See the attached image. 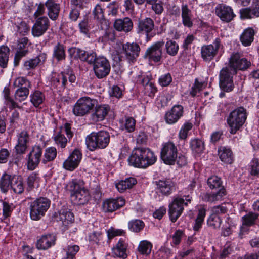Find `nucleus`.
Returning <instances> with one entry per match:
<instances>
[{"mask_svg": "<svg viewBox=\"0 0 259 259\" xmlns=\"http://www.w3.org/2000/svg\"><path fill=\"white\" fill-rule=\"evenodd\" d=\"M110 136L109 133L105 131L98 132H92L85 138V144L90 151L97 149H103L106 148L109 144Z\"/></svg>", "mask_w": 259, "mask_h": 259, "instance_id": "nucleus-1", "label": "nucleus"}, {"mask_svg": "<svg viewBox=\"0 0 259 259\" xmlns=\"http://www.w3.org/2000/svg\"><path fill=\"white\" fill-rule=\"evenodd\" d=\"M51 205V201L46 197H40L30 204V217L34 221H38L45 216Z\"/></svg>", "mask_w": 259, "mask_h": 259, "instance_id": "nucleus-2", "label": "nucleus"}, {"mask_svg": "<svg viewBox=\"0 0 259 259\" xmlns=\"http://www.w3.org/2000/svg\"><path fill=\"white\" fill-rule=\"evenodd\" d=\"M191 201V197L189 196L183 197L176 196L172 201L169 203L168 214L171 221L175 222L182 214L184 210V206L188 205Z\"/></svg>", "mask_w": 259, "mask_h": 259, "instance_id": "nucleus-3", "label": "nucleus"}, {"mask_svg": "<svg viewBox=\"0 0 259 259\" xmlns=\"http://www.w3.org/2000/svg\"><path fill=\"white\" fill-rule=\"evenodd\" d=\"M246 110L239 107L231 112L227 119L231 134H235L244 123L246 119Z\"/></svg>", "mask_w": 259, "mask_h": 259, "instance_id": "nucleus-4", "label": "nucleus"}, {"mask_svg": "<svg viewBox=\"0 0 259 259\" xmlns=\"http://www.w3.org/2000/svg\"><path fill=\"white\" fill-rule=\"evenodd\" d=\"M96 100L88 97L79 98L74 105L73 114L76 116L82 117L89 114L95 105Z\"/></svg>", "mask_w": 259, "mask_h": 259, "instance_id": "nucleus-5", "label": "nucleus"}, {"mask_svg": "<svg viewBox=\"0 0 259 259\" xmlns=\"http://www.w3.org/2000/svg\"><path fill=\"white\" fill-rule=\"evenodd\" d=\"M178 152L177 147L173 142L164 143L161 149V158L164 163L174 165L178 157Z\"/></svg>", "mask_w": 259, "mask_h": 259, "instance_id": "nucleus-6", "label": "nucleus"}, {"mask_svg": "<svg viewBox=\"0 0 259 259\" xmlns=\"http://www.w3.org/2000/svg\"><path fill=\"white\" fill-rule=\"evenodd\" d=\"M251 65L250 61L241 57L238 53H233L229 59V67L233 73H236L237 70H245Z\"/></svg>", "mask_w": 259, "mask_h": 259, "instance_id": "nucleus-7", "label": "nucleus"}, {"mask_svg": "<svg viewBox=\"0 0 259 259\" xmlns=\"http://www.w3.org/2000/svg\"><path fill=\"white\" fill-rule=\"evenodd\" d=\"M222 47L221 39L219 38H217L212 44L203 45L201 49L202 59L206 62L211 61Z\"/></svg>", "mask_w": 259, "mask_h": 259, "instance_id": "nucleus-8", "label": "nucleus"}, {"mask_svg": "<svg viewBox=\"0 0 259 259\" xmlns=\"http://www.w3.org/2000/svg\"><path fill=\"white\" fill-rule=\"evenodd\" d=\"M93 70L98 78H103L108 76L110 72V62L106 58L103 56H99L93 66Z\"/></svg>", "mask_w": 259, "mask_h": 259, "instance_id": "nucleus-9", "label": "nucleus"}, {"mask_svg": "<svg viewBox=\"0 0 259 259\" xmlns=\"http://www.w3.org/2000/svg\"><path fill=\"white\" fill-rule=\"evenodd\" d=\"M29 94V89L18 88L15 93V101L8 94L5 95L6 102L10 108H20L17 102H22L25 100Z\"/></svg>", "mask_w": 259, "mask_h": 259, "instance_id": "nucleus-10", "label": "nucleus"}, {"mask_svg": "<svg viewBox=\"0 0 259 259\" xmlns=\"http://www.w3.org/2000/svg\"><path fill=\"white\" fill-rule=\"evenodd\" d=\"M233 71L228 67L223 68L220 71L219 79L220 88L224 91L230 92L234 88Z\"/></svg>", "mask_w": 259, "mask_h": 259, "instance_id": "nucleus-11", "label": "nucleus"}, {"mask_svg": "<svg viewBox=\"0 0 259 259\" xmlns=\"http://www.w3.org/2000/svg\"><path fill=\"white\" fill-rule=\"evenodd\" d=\"M164 44L163 40L154 43L147 49L145 56L149 60L155 62L160 61Z\"/></svg>", "mask_w": 259, "mask_h": 259, "instance_id": "nucleus-12", "label": "nucleus"}, {"mask_svg": "<svg viewBox=\"0 0 259 259\" xmlns=\"http://www.w3.org/2000/svg\"><path fill=\"white\" fill-rule=\"evenodd\" d=\"M81 159V151L77 149H75L64 160L62 167L67 170L72 171L78 166Z\"/></svg>", "mask_w": 259, "mask_h": 259, "instance_id": "nucleus-13", "label": "nucleus"}, {"mask_svg": "<svg viewBox=\"0 0 259 259\" xmlns=\"http://www.w3.org/2000/svg\"><path fill=\"white\" fill-rule=\"evenodd\" d=\"M42 149L38 145H34L29 153L27 167L30 170H34L39 164L42 157Z\"/></svg>", "mask_w": 259, "mask_h": 259, "instance_id": "nucleus-14", "label": "nucleus"}, {"mask_svg": "<svg viewBox=\"0 0 259 259\" xmlns=\"http://www.w3.org/2000/svg\"><path fill=\"white\" fill-rule=\"evenodd\" d=\"M50 21L46 16L37 18L32 28V34L34 37H40L48 29Z\"/></svg>", "mask_w": 259, "mask_h": 259, "instance_id": "nucleus-15", "label": "nucleus"}, {"mask_svg": "<svg viewBox=\"0 0 259 259\" xmlns=\"http://www.w3.org/2000/svg\"><path fill=\"white\" fill-rule=\"evenodd\" d=\"M184 108L181 105H174L165 114L164 119L166 123L173 124L177 122L183 116Z\"/></svg>", "mask_w": 259, "mask_h": 259, "instance_id": "nucleus-16", "label": "nucleus"}, {"mask_svg": "<svg viewBox=\"0 0 259 259\" xmlns=\"http://www.w3.org/2000/svg\"><path fill=\"white\" fill-rule=\"evenodd\" d=\"M215 14L223 22L228 23L235 17L232 8L225 5H219L215 8Z\"/></svg>", "mask_w": 259, "mask_h": 259, "instance_id": "nucleus-17", "label": "nucleus"}, {"mask_svg": "<svg viewBox=\"0 0 259 259\" xmlns=\"http://www.w3.org/2000/svg\"><path fill=\"white\" fill-rule=\"evenodd\" d=\"M140 48L136 43H126L122 45V53L124 54L127 61L133 63L138 57Z\"/></svg>", "mask_w": 259, "mask_h": 259, "instance_id": "nucleus-18", "label": "nucleus"}, {"mask_svg": "<svg viewBox=\"0 0 259 259\" xmlns=\"http://www.w3.org/2000/svg\"><path fill=\"white\" fill-rule=\"evenodd\" d=\"M17 143L15 146L16 152L22 154L25 153L30 140L29 135L27 131H23L17 136Z\"/></svg>", "mask_w": 259, "mask_h": 259, "instance_id": "nucleus-19", "label": "nucleus"}, {"mask_svg": "<svg viewBox=\"0 0 259 259\" xmlns=\"http://www.w3.org/2000/svg\"><path fill=\"white\" fill-rule=\"evenodd\" d=\"M242 19H253L259 17V0L253 2L252 7L241 9L240 10Z\"/></svg>", "mask_w": 259, "mask_h": 259, "instance_id": "nucleus-20", "label": "nucleus"}, {"mask_svg": "<svg viewBox=\"0 0 259 259\" xmlns=\"http://www.w3.org/2000/svg\"><path fill=\"white\" fill-rule=\"evenodd\" d=\"M125 204V200L122 197L116 199H109L103 203V209L105 212H113L122 207Z\"/></svg>", "mask_w": 259, "mask_h": 259, "instance_id": "nucleus-21", "label": "nucleus"}, {"mask_svg": "<svg viewBox=\"0 0 259 259\" xmlns=\"http://www.w3.org/2000/svg\"><path fill=\"white\" fill-rule=\"evenodd\" d=\"M226 189L222 187L217 192L204 193L201 194V197L203 201L208 202H216L221 201L226 195Z\"/></svg>", "mask_w": 259, "mask_h": 259, "instance_id": "nucleus-22", "label": "nucleus"}, {"mask_svg": "<svg viewBox=\"0 0 259 259\" xmlns=\"http://www.w3.org/2000/svg\"><path fill=\"white\" fill-rule=\"evenodd\" d=\"M110 107L108 105H100L96 106L93 112L91 115V118L94 122L103 120L109 111Z\"/></svg>", "mask_w": 259, "mask_h": 259, "instance_id": "nucleus-23", "label": "nucleus"}, {"mask_svg": "<svg viewBox=\"0 0 259 259\" xmlns=\"http://www.w3.org/2000/svg\"><path fill=\"white\" fill-rule=\"evenodd\" d=\"M56 238L55 235L51 234L44 235L37 240L36 247L39 250H46L55 244Z\"/></svg>", "mask_w": 259, "mask_h": 259, "instance_id": "nucleus-24", "label": "nucleus"}, {"mask_svg": "<svg viewBox=\"0 0 259 259\" xmlns=\"http://www.w3.org/2000/svg\"><path fill=\"white\" fill-rule=\"evenodd\" d=\"M114 27L118 31L128 33L133 28V23L131 18L125 17L115 21Z\"/></svg>", "mask_w": 259, "mask_h": 259, "instance_id": "nucleus-25", "label": "nucleus"}, {"mask_svg": "<svg viewBox=\"0 0 259 259\" xmlns=\"http://www.w3.org/2000/svg\"><path fill=\"white\" fill-rule=\"evenodd\" d=\"M46 59L47 55L45 53H40L37 57L24 61L23 68L27 70L34 69L38 66L43 64Z\"/></svg>", "mask_w": 259, "mask_h": 259, "instance_id": "nucleus-26", "label": "nucleus"}, {"mask_svg": "<svg viewBox=\"0 0 259 259\" xmlns=\"http://www.w3.org/2000/svg\"><path fill=\"white\" fill-rule=\"evenodd\" d=\"M182 22L183 25L188 28H191L193 25L194 16L191 9L186 4L181 6Z\"/></svg>", "mask_w": 259, "mask_h": 259, "instance_id": "nucleus-27", "label": "nucleus"}, {"mask_svg": "<svg viewBox=\"0 0 259 259\" xmlns=\"http://www.w3.org/2000/svg\"><path fill=\"white\" fill-rule=\"evenodd\" d=\"M157 189L163 195L170 194L175 188L174 183L170 180H160L156 182Z\"/></svg>", "mask_w": 259, "mask_h": 259, "instance_id": "nucleus-28", "label": "nucleus"}, {"mask_svg": "<svg viewBox=\"0 0 259 259\" xmlns=\"http://www.w3.org/2000/svg\"><path fill=\"white\" fill-rule=\"evenodd\" d=\"M47 9L48 15L52 20H56L60 11V4L54 0H47L45 3Z\"/></svg>", "mask_w": 259, "mask_h": 259, "instance_id": "nucleus-29", "label": "nucleus"}, {"mask_svg": "<svg viewBox=\"0 0 259 259\" xmlns=\"http://www.w3.org/2000/svg\"><path fill=\"white\" fill-rule=\"evenodd\" d=\"M71 200L76 204L83 205L88 202L90 198L89 191L86 189H82L80 191L71 194Z\"/></svg>", "mask_w": 259, "mask_h": 259, "instance_id": "nucleus-30", "label": "nucleus"}, {"mask_svg": "<svg viewBox=\"0 0 259 259\" xmlns=\"http://www.w3.org/2000/svg\"><path fill=\"white\" fill-rule=\"evenodd\" d=\"M142 155V148H137L133 150L132 154L128 158L129 164L135 167L143 168Z\"/></svg>", "mask_w": 259, "mask_h": 259, "instance_id": "nucleus-31", "label": "nucleus"}, {"mask_svg": "<svg viewBox=\"0 0 259 259\" xmlns=\"http://www.w3.org/2000/svg\"><path fill=\"white\" fill-rule=\"evenodd\" d=\"M154 23L152 19L146 18L139 21L138 25V33L141 34H148L153 29Z\"/></svg>", "mask_w": 259, "mask_h": 259, "instance_id": "nucleus-32", "label": "nucleus"}, {"mask_svg": "<svg viewBox=\"0 0 259 259\" xmlns=\"http://www.w3.org/2000/svg\"><path fill=\"white\" fill-rule=\"evenodd\" d=\"M143 168L153 165L157 160L154 152L148 148H142Z\"/></svg>", "mask_w": 259, "mask_h": 259, "instance_id": "nucleus-33", "label": "nucleus"}, {"mask_svg": "<svg viewBox=\"0 0 259 259\" xmlns=\"http://www.w3.org/2000/svg\"><path fill=\"white\" fill-rule=\"evenodd\" d=\"M127 244L125 241L120 239L116 246L112 249L113 254L120 258H126L127 257Z\"/></svg>", "mask_w": 259, "mask_h": 259, "instance_id": "nucleus-34", "label": "nucleus"}, {"mask_svg": "<svg viewBox=\"0 0 259 259\" xmlns=\"http://www.w3.org/2000/svg\"><path fill=\"white\" fill-rule=\"evenodd\" d=\"M57 221H60L63 225L67 226L74 220L73 214L67 209H61L56 215Z\"/></svg>", "mask_w": 259, "mask_h": 259, "instance_id": "nucleus-35", "label": "nucleus"}, {"mask_svg": "<svg viewBox=\"0 0 259 259\" xmlns=\"http://www.w3.org/2000/svg\"><path fill=\"white\" fill-rule=\"evenodd\" d=\"M16 194H21L24 190L23 179L20 175H14L12 178L11 188Z\"/></svg>", "mask_w": 259, "mask_h": 259, "instance_id": "nucleus-36", "label": "nucleus"}, {"mask_svg": "<svg viewBox=\"0 0 259 259\" xmlns=\"http://www.w3.org/2000/svg\"><path fill=\"white\" fill-rule=\"evenodd\" d=\"M218 155L220 160L226 164H231L233 161V154L230 148L221 147L218 149Z\"/></svg>", "mask_w": 259, "mask_h": 259, "instance_id": "nucleus-37", "label": "nucleus"}, {"mask_svg": "<svg viewBox=\"0 0 259 259\" xmlns=\"http://www.w3.org/2000/svg\"><path fill=\"white\" fill-rule=\"evenodd\" d=\"M13 175L4 173L0 179V189L2 193H6L11 188Z\"/></svg>", "mask_w": 259, "mask_h": 259, "instance_id": "nucleus-38", "label": "nucleus"}, {"mask_svg": "<svg viewBox=\"0 0 259 259\" xmlns=\"http://www.w3.org/2000/svg\"><path fill=\"white\" fill-rule=\"evenodd\" d=\"M136 183L137 181L135 178L130 177L116 183V187L118 191L121 193L127 189L131 188Z\"/></svg>", "mask_w": 259, "mask_h": 259, "instance_id": "nucleus-39", "label": "nucleus"}, {"mask_svg": "<svg viewBox=\"0 0 259 259\" xmlns=\"http://www.w3.org/2000/svg\"><path fill=\"white\" fill-rule=\"evenodd\" d=\"M45 99V95L40 91L36 90L30 95V101L35 107H38Z\"/></svg>", "mask_w": 259, "mask_h": 259, "instance_id": "nucleus-40", "label": "nucleus"}, {"mask_svg": "<svg viewBox=\"0 0 259 259\" xmlns=\"http://www.w3.org/2000/svg\"><path fill=\"white\" fill-rule=\"evenodd\" d=\"M52 56L58 61L64 60L66 55L64 45L57 43L53 48Z\"/></svg>", "mask_w": 259, "mask_h": 259, "instance_id": "nucleus-41", "label": "nucleus"}, {"mask_svg": "<svg viewBox=\"0 0 259 259\" xmlns=\"http://www.w3.org/2000/svg\"><path fill=\"white\" fill-rule=\"evenodd\" d=\"M254 31L252 28H248L244 31L240 37V40L245 46H249L254 39Z\"/></svg>", "mask_w": 259, "mask_h": 259, "instance_id": "nucleus-42", "label": "nucleus"}, {"mask_svg": "<svg viewBox=\"0 0 259 259\" xmlns=\"http://www.w3.org/2000/svg\"><path fill=\"white\" fill-rule=\"evenodd\" d=\"M9 53L10 50L7 46L0 47V66L3 68L7 67Z\"/></svg>", "mask_w": 259, "mask_h": 259, "instance_id": "nucleus-43", "label": "nucleus"}, {"mask_svg": "<svg viewBox=\"0 0 259 259\" xmlns=\"http://www.w3.org/2000/svg\"><path fill=\"white\" fill-rule=\"evenodd\" d=\"M145 226L144 223L140 220L135 219L130 221L128 223V228L130 231L134 232H140Z\"/></svg>", "mask_w": 259, "mask_h": 259, "instance_id": "nucleus-44", "label": "nucleus"}, {"mask_svg": "<svg viewBox=\"0 0 259 259\" xmlns=\"http://www.w3.org/2000/svg\"><path fill=\"white\" fill-rule=\"evenodd\" d=\"M55 143L61 148H64L67 143V139L64 136L63 131L56 132L53 136Z\"/></svg>", "mask_w": 259, "mask_h": 259, "instance_id": "nucleus-45", "label": "nucleus"}, {"mask_svg": "<svg viewBox=\"0 0 259 259\" xmlns=\"http://www.w3.org/2000/svg\"><path fill=\"white\" fill-rule=\"evenodd\" d=\"M258 217V214L253 212H249L242 218V225L250 226L255 224Z\"/></svg>", "mask_w": 259, "mask_h": 259, "instance_id": "nucleus-46", "label": "nucleus"}, {"mask_svg": "<svg viewBox=\"0 0 259 259\" xmlns=\"http://www.w3.org/2000/svg\"><path fill=\"white\" fill-rule=\"evenodd\" d=\"M190 147L193 152L200 153L204 149V142L200 139H194L192 140L190 142Z\"/></svg>", "mask_w": 259, "mask_h": 259, "instance_id": "nucleus-47", "label": "nucleus"}, {"mask_svg": "<svg viewBox=\"0 0 259 259\" xmlns=\"http://www.w3.org/2000/svg\"><path fill=\"white\" fill-rule=\"evenodd\" d=\"M57 156V150L54 147H48L46 149L44 152L42 162L46 163L47 162L53 161Z\"/></svg>", "mask_w": 259, "mask_h": 259, "instance_id": "nucleus-48", "label": "nucleus"}, {"mask_svg": "<svg viewBox=\"0 0 259 259\" xmlns=\"http://www.w3.org/2000/svg\"><path fill=\"white\" fill-rule=\"evenodd\" d=\"M165 50L168 55L174 56L178 53L179 45L175 41L168 40L165 44Z\"/></svg>", "mask_w": 259, "mask_h": 259, "instance_id": "nucleus-49", "label": "nucleus"}, {"mask_svg": "<svg viewBox=\"0 0 259 259\" xmlns=\"http://www.w3.org/2000/svg\"><path fill=\"white\" fill-rule=\"evenodd\" d=\"M83 184V182L81 180H72L69 184L70 190L72 192V193L80 191L81 190L85 189Z\"/></svg>", "mask_w": 259, "mask_h": 259, "instance_id": "nucleus-50", "label": "nucleus"}, {"mask_svg": "<svg viewBox=\"0 0 259 259\" xmlns=\"http://www.w3.org/2000/svg\"><path fill=\"white\" fill-rule=\"evenodd\" d=\"M152 247V245L150 242L144 240L140 242L138 249L141 254L148 255L151 252Z\"/></svg>", "mask_w": 259, "mask_h": 259, "instance_id": "nucleus-51", "label": "nucleus"}, {"mask_svg": "<svg viewBox=\"0 0 259 259\" xmlns=\"http://www.w3.org/2000/svg\"><path fill=\"white\" fill-rule=\"evenodd\" d=\"M207 185L210 189H215L222 186V181L218 176H212L208 179Z\"/></svg>", "mask_w": 259, "mask_h": 259, "instance_id": "nucleus-52", "label": "nucleus"}, {"mask_svg": "<svg viewBox=\"0 0 259 259\" xmlns=\"http://www.w3.org/2000/svg\"><path fill=\"white\" fill-rule=\"evenodd\" d=\"M39 180V175L36 172H32L29 175L27 179V189L28 191L32 190L34 186V184L38 183Z\"/></svg>", "mask_w": 259, "mask_h": 259, "instance_id": "nucleus-53", "label": "nucleus"}, {"mask_svg": "<svg viewBox=\"0 0 259 259\" xmlns=\"http://www.w3.org/2000/svg\"><path fill=\"white\" fill-rule=\"evenodd\" d=\"M14 85L18 88H31V83L29 81L23 77L17 78L14 82Z\"/></svg>", "mask_w": 259, "mask_h": 259, "instance_id": "nucleus-54", "label": "nucleus"}, {"mask_svg": "<svg viewBox=\"0 0 259 259\" xmlns=\"http://www.w3.org/2000/svg\"><path fill=\"white\" fill-rule=\"evenodd\" d=\"M193 125L190 122H186L181 127L179 133V138L182 140L186 139L188 136V132L191 130Z\"/></svg>", "mask_w": 259, "mask_h": 259, "instance_id": "nucleus-55", "label": "nucleus"}, {"mask_svg": "<svg viewBox=\"0 0 259 259\" xmlns=\"http://www.w3.org/2000/svg\"><path fill=\"white\" fill-rule=\"evenodd\" d=\"M2 206H3V216L4 219H6L9 217L14 209V206L13 204L2 201Z\"/></svg>", "mask_w": 259, "mask_h": 259, "instance_id": "nucleus-56", "label": "nucleus"}, {"mask_svg": "<svg viewBox=\"0 0 259 259\" xmlns=\"http://www.w3.org/2000/svg\"><path fill=\"white\" fill-rule=\"evenodd\" d=\"M205 85L204 83L199 82L197 79L195 80V83L193 86L192 87L191 91L190 92L191 95L194 97L197 95L204 88Z\"/></svg>", "mask_w": 259, "mask_h": 259, "instance_id": "nucleus-57", "label": "nucleus"}, {"mask_svg": "<svg viewBox=\"0 0 259 259\" xmlns=\"http://www.w3.org/2000/svg\"><path fill=\"white\" fill-rule=\"evenodd\" d=\"M93 14L94 17L97 20L104 21H106L104 19V15L103 10L100 4H97L93 10Z\"/></svg>", "mask_w": 259, "mask_h": 259, "instance_id": "nucleus-58", "label": "nucleus"}, {"mask_svg": "<svg viewBox=\"0 0 259 259\" xmlns=\"http://www.w3.org/2000/svg\"><path fill=\"white\" fill-rule=\"evenodd\" d=\"M184 236V233L183 231L177 230L172 236V243L175 245H178Z\"/></svg>", "mask_w": 259, "mask_h": 259, "instance_id": "nucleus-59", "label": "nucleus"}, {"mask_svg": "<svg viewBox=\"0 0 259 259\" xmlns=\"http://www.w3.org/2000/svg\"><path fill=\"white\" fill-rule=\"evenodd\" d=\"M109 238L111 239L115 236L124 235L125 231L122 229L111 228L107 231Z\"/></svg>", "mask_w": 259, "mask_h": 259, "instance_id": "nucleus-60", "label": "nucleus"}, {"mask_svg": "<svg viewBox=\"0 0 259 259\" xmlns=\"http://www.w3.org/2000/svg\"><path fill=\"white\" fill-rule=\"evenodd\" d=\"M222 220L220 216L211 215L208 220V223L215 228L220 227Z\"/></svg>", "mask_w": 259, "mask_h": 259, "instance_id": "nucleus-61", "label": "nucleus"}, {"mask_svg": "<svg viewBox=\"0 0 259 259\" xmlns=\"http://www.w3.org/2000/svg\"><path fill=\"white\" fill-rule=\"evenodd\" d=\"M118 8L119 5L117 2L113 1L110 3L107 7L108 14L115 16L118 12Z\"/></svg>", "mask_w": 259, "mask_h": 259, "instance_id": "nucleus-62", "label": "nucleus"}, {"mask_svg": "<svg viewBox=\"0 0 259 259\" xmlns=\"http://www.w3.org/2000/svg\"><path fill=\"white\" fill-rule=\"evenodd\" d=\"M79 28L81 33L88 35L91 29L88 19H84L79 23Z\"/></svg>", "mask_w": 259, "mask_h": 259, "instance_id": "nucleus-63", "label": "nucleus"}, {"mask_svg": "<svg viewBox=\"0 0 259 259\" xmlns=\"http://www.w3.org/2000/svg\"><path fill=\"white\" fill-rule=\"evenodd\" d=\"M227 211V208L223 205L215 206L211 208V214L219 215L221 214H225Z\"/></svg>", "mask_w": 259, "mask_h": 259, "instance_id": "nucleus-64", "label": "nucleus"}]
</instances>
